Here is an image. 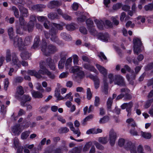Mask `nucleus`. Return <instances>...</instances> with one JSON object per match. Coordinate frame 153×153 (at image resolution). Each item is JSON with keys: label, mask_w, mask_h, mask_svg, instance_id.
Segmentation results:
<instances>
[{"label": "nucleus", "mask_w": 153, "mask_h": 153, "mask_svg": "<svg viewBox=\"0 0 153 153\" xmlns=\"http://www.w3.org/2000/svg\"><path fill=\"white\" fill-rule=\"evenodd\" d=\"M31 93L32 97L35 98H41L43 97L42 93L38 91L32 90Z\"/></svg>", "instance_id": "obj_17"}, {"label": "nucleus", "mask_w": 153, "mask_h": 153, "mask_svg": "<svg viewBox=\"0 0 153 153\" xmlns=\"http://www.w3.org/2000/svg\"><path fill=\"white\" fill-rule=\"evenodd\" d=\"M20 13V17H27L29 15L28 10L22 6H19L18 7Z\"/></svg>", "instance_id": "obj_9"}, {"label": "nucleus", "mask_w": 153, "mask_h": 153, "mask_svg": "<svg viewBox=\"0 0 153 153\" xmlns=\"http://www.w3.org/2000/svg\"><path fill=\"white\" fill-rule=\"evenodd\" d=\"M8 33L10 38L13 39L14 34L13 28L12 27H9L8 30Z\"/></svg>", "instance_id": "obj_38"}, {"label": "nucleus", "mask_w": 153, "mask_h": 153, "mask_svg": "<svg viewBox=\"0 0 153 153\" xmlns=\"http://www.w3.org/2000/svg\"><path fill=\"white\" fill-rule=\"evenodd\" d=\"M61 3L60 2L57 1H53L50 2L48 5L49 8H53L56 6H59L61 5Z\"/></svg>", "instance_id": "obj_19"}, {"label": "nucleus", "mask_w": 153, "mask_h": 153, "mask_svg": "<svg viewBox=\"0 0 153 153\" xmlns=\"http://www.w3.org/2000/svg\"><path fill=\"white\" fill-rule=\"evenodd\" d=\"M94 84L95 88L96 89L98 88L100 85V81L99 79L98 78L96 79L94 81Z\"/></svg>", "instance_id": "obj_61"}, {"label": "nucleus", "mask_w": 153, "mask_h": 153, "mask_svg": "<svg viewBox=\"0 0 153 153\" xmlns=\"http://www.w3.org/2000/svg\"><path fill=\"white\" fill-rule=\"evenodd\" d=\"M30 56V53L27 51L22 52L21 54V57L23 59L26 60L29 59Z\"/></svg>", "instance_id": "obj_26"}, {"label": "nucleus", "mask_w": 153, "mask_h": 153, "mask_svg": "<svg viewBox=\"0 0 153 153\" xmlns=\"http://www.w3.org/2000/svg\"><path fill=\"white\" fill-rule=\"evenodd\" d=\"M60 90L59 88H56L55 91V96L57 98L58 100H63V97L60 96Z\"/></svg>", "instance_id": "obj_32"}, {"label": "nucleus", "mask_w": 153, "mask_h": 153, "mask_svg": "<svg viewBox=\"0 0 153 153\" xmlns=\"http://www.w3.org/2000/svg\"><path fill=\"white\" fill-rule=\"evenodd\" d=\"M96 66L100 72L104 76V78H106V76L108 73V71L104 67L100 65L97 64Z\"/></svg>", "instance_id": "obj_10"}, {"label": "nucleus", "mask_w": 153, "mask_h": 153, "mask_svg": "<svg viewBox=\"0 0 153 153\" xmlns=\"http://www.w3.org/2000/svg\"><path fill=\"white\" fill-rule=\"evenodd\" d=\"M92 145L91 143L89 142L86 143L83 149V151L84 152L88 151Z\"/></svg>", "instance_id": "obj_46"}, {"label": "nucleus", "mask_w": 153, "mask_h": 153, "mask_svg": "<svg viewBox=\"0 0 153 153\" xmlns=\"http://www.w3.org/2000/svg\"><path fill=\"white\" fill-rule=\"evenodd\" d=\"M153 102V99H150L148 100L146 102L145 105V107L146 108H148L151 105V103Z\"/></svg>", "instance_id": "obj_60"}, {"label": "nucleus", "mask_w": 153, "mask_h": 153, "mask_svg": "<svg viewBox=\"0 0 153 153\" xmlns=\"http://www.w3.org/2000/svg\"><path fill=\"white\" fill-rule=\"evenodd\" d=\"M152 69H153V62L149 64L145 67V69L146 71Z\"/></svg>", "instance_id": "obj_57"}, {"label": "nucleus", "mask_w": 153, "mask_h": 153, "mask_svg": "<svg viewBox=\"0 0 153 153\" xmlns=\"http://www.w3.org/2000/svg\"><path fill=\"white\" fill-rule=\"evenodd\" d=\"M65 60V58H62L59 61L58 65V67L59 69H62L64 68Z\"/></svg>", "instance_id": "obj_37"}, {"label": "nucleus", "mask_w": 153, "mask_h": 153, "mask_svg": "<svg viewBox=\"0 0 153 153\" xmlns=\"http://www.w3.org/2000/svg\"><path fill=\"white\" fill-rule=\"evenodd\" d=\"M72 93L70 92L69 93L67 94L66 95L63 97V99H65L66 100L69 99L70 101H72L73 100V97L71 96Z\"/></svg>", "instance_id": "obj_54"}, {"label": "nucleus", "mask_w": 153, "mask_h": 153, "mask_svg": "<svg viewBox=\"0 0 153 153\" xmlns=\"http://www.w3.org/2000/svg\"><path fill=\"white\" fill-rule=\"evenodd\" d=\"M46 63L49 68L52 70H55L56 66L54 61L50 58H48L46 59Z\"/></svg>", "instance_id": "obj_12"}, {"label": "nucleus", "mask_w": 153, "mask_h": 153, "mask_svg": "<svg viewBox=\"0 0 153 153\" xmlns=\"http://www.w3.org/2000/svg\"><path fill=\"white\" fill-rule=\"evenodd\" d=\"M48 17L51 19L58 18V16L56 13H51L48 15Z\"/></svg>", "instance_id": "obj_41"}, {"label": "nucleus", "mask_w": 153, "mask_h": 153, "mask_svg": "<svg viewBox=\"0 0 153 153\" xmlns=\"http://www.w3.org/2000/svg\"><path fill=\"white\" fill-rule=\"evenodd\" d=\"M94 22L97 25L98 28L100 30H102L104 25V22L102 20H99L97 19H95L94 20Z\"/></svg>", "instance_id": "obj_24"}, {"label": "nucleus", "mask_w": 153, "mask_h": 153, "mask_svg": "<svg viewBox=\"0 0 153 153\" xmlns=\"http://www.w3.org/2000/svg\"><path fill=\"white\" fill-rule=\"evenodd\" d=\"M69 131V129L66 127H62L59 130V133H65Z\"/></svg>", "instance_id": "obj_64"}, {"label": "nucleus", "mask_w": 153, "mask_h": 153, "mask_svg": "<svg viewBox=\"0 0 153 153\" xmlns=\"http://www.w3.org/2000/svg\"><path fill=\"white\" fill-rule=\"evenodd\" d=\"M83 67L85 69L90 70L91 71H93L96 73H98V71L94 67L90 65L85 63L83 65Z\"/></svg>", "instance_id": "obj_21"}, {"label": "nucleus", "mask_w": 153, "mask_h": 153, "mask_svg": "<svg viewBox=\"0 0 153 153\" xmlns=\"http://www.w3.org/2000/svg\"><path fill=\"white\" fill-rule=\"evenodd\" d=\"M45 7L46 6L43 4H36L33 6L32 8L37 11H42V9Z\"/></svg>", "instance_id": "obj_23"}, {"label": "nucleus", "mask_w": 153, "mask_h": 153, "mask_svg": "<svg viewBox=\"0 0 153 153\" xmlns=\"http://www.w3.org/2000/svg\"><path fill=\"white\" fill-rule=\"evenodd\" d=\"M51 25H52L54 27H56L57 30H61L63 29L62 26L59 24L52 23Z\"/></svg>", "instance_id": "obj_50"}, {"label": "nucleus", "mask_w": 153, "mask_h": 153, "mask_svg": "<svg viewBox=\"0 0 153 153\" xmlns=\"http://www.w3.org/2000/svg\"><path fill=\"white\" fill-rule=\"evenodd\" d=\"M48 70L47 68H43L42 69H40L38 71V73L40 75L42 74V75H46Z\"/></svg>", "instance_id": "obj_45"}, {"label": "nucleus", "mask_w": 153, "mask_h": 153, "mask_svg": "<svg viewBox=\"0 0 153 153\" xmlns=\"http://www.w3.org/2000/svg\"><path fill=\"white\" fill-rule=\"evenodd\" d=\"M23 80V78L22 77L20 76H17L14 78L13 83L15 84L21 83L22 82Z\"/></svg>", "instance_id": "obj_29"}, {"label": "nucleus", "mask_w": 153, "mask_h": 153, "mask_svg": "<svg viewBox=\"0 0 153 153\" xmlns=\"http://www.w3.org/2000/svg\"><path fill=\"white\" fill-rule=\"evenodd\" d=\"M124 148L127 150H129L131 153H137V151L135 144L130 141L127 140L124 145Z\"/></svg>", "instance_id": "obj_4"}, {"label": "nucleus", "mask_w": 153, "mask_h": 153, "mask_svg": "<svg viewBox=\"0 0 153 153\" xmlns=\"http://www.w3.org/2000/svg\"><path fill=\"white\" fill-rule=\"evenodd\" d=\"M51 36V40L53 42L58 43L59 40L56 35H54Z\"/></svg>", "instance_id": "obj_55"}, {"label": "nucleus", "mask_w": 153, "mask_h": 153, "mask_svg": "<svg viewBox=\"0 0 153 153\" xmlns=\"http://www.w3.org/2000/svg\"><path fill=\"white\" fill-rule=\"evenodd\" d=\"M103 86L102 88V91L105 94H108V83L107 82V80L106 78L103 79Z\"/></svg>", "instance_id": "obj_16"}, {"label": "nucleus", "mask_w": 153, "mask_h": 153, "mask_svg": "<svg viewBox=\"0 0 153 153\" xmlns=\"http://www.w3.org/2000/svg\"><path fill=\"white\" fill-rule=\"evenodd\" d=\"M108 78L109 79V83L110 84H111L113 82H114L115 76H114L113 74H109L108 76Z\"/></svg>", "instance_id": "obj_44"}, {"label": "nucleus", "mask_w": 153, "mask_h": 153, "mask_svg": "<svg viewBox=\"0 0 153 153\" xmlns=\"http://www.w3.org/2000/svg\"><path fill=\"white\" fill-rule=\"evenodd\" d=\"M98 39L102 41L107 42L110 38L109 34L107 33H100L98 35Z\"/></svg>", "instance_id": "obj_11"}, {"label": "nucleus", "mask_w": 153, "mask_h": 153, "mask_svg": "<svg viewBox=\"0 0 153 153\" xmlns=\"http://www.w3.org/2000/svg\"><path fill=\"white\" fill-rule=\"evenodd\" d=\"M42 42L41 49L44 55L48 56L51 54L54 53L57 51L58 49L55 45L51 44L47 45L45 39H43Z\"/></svg>", "instance_id": "obj_1"}, {"label": "nucleus", "mask_w": 153, "mask_h": 153, "mask_svg": "<svg viewBox=\"0 0 153 153\" xmlns=\"http://www.w3.org/2000/svg\"><path fill=\"white\" fill-rule=\"evenodd\" d=\"M30 132L29 131H27L23 132L21 134V137L22 139H26L30 134Z\"/></svg>", "instance_id": "obj_34"}, {"label": "nucleus", "mask_w": 153, "mask_h": 153, "mask_svg": "<svg viewBox=\"0 0 153 153\" xmlns=\"http://www.w3.org/2000/svg\"><path fill=\"white\" fill-rule=\"evenodd\" d=\"M6 60L7 62L11 61V64L13 66L16 65L18 68H20L21 66V62L19 60L15 53H12L11 59V52L9 49L6 51Z\"/></svg>", "instance_id": "obj_2"}, {"label": "nucleus", "mask_w": 153, "mask_h": 153, "mask_svg": "<svg viewBox=\"0 0 153 153\" xmlns=\"http://www.w3.org/2000/svg\"><path fill=\"white\" fill-rule=\"evenodd\" d=\"M86 94L87 99L88 100H90L91 99L92 96V94L90 88H87Z\"/></svg>", "instance_id": "obj_48"}, {"label": "nucleus", "mask_w": 153, "mask_h": 153, "mask_svg": "<svg viewBox=\"0 0 153 153\" xmlns=\"http://www.w3.org/2000/svg\"><path fill=\"white\" fill-rule=\"evenodd\" d=\"M114 84L120 86H126V84L123 77L119 75L115 76Z\"/></svg>", "instance_id": "obj_6"}, {"label": "nucleus", "mask_w": 153, "mask_h": 153, "mask_svg": "<svg viewBox=\"0 0 153 153\" xmlns=\"http://www.w3.org/2000/svg\"><path fill=\"white\" fill-rule=\"evenodd\" d=\"M144 8L146 11L152 10L153 9V1L152 3L145 6Z\"/></svg>", "instance_id": "obj_51"}, {"label": "nucleus", "mask_w": 153, "mask_h": 153, "mask_svg": "<svg viewBox=\"0 0 153 153\" xmlns=\"http://www.w3.org/2000/svg\"><path fill=\"white\" fill-rule=\"evenodd\" d=\"M117 137L116 133L113 130H111L109 134V140L111 146H113L114 144Z\"/></svg>", "instance_id": "obj_8"}, {"label": "nucleus", "mask_w": 153, "mask_h": 153, "mask_svg": "<svg viewBox=\"0 0 153 153\" xmlns=\"http://www.w3.org/2000/svg\"><path fill=\"white\" fill-rule=\"evenodd\" d=\"M94 117V115L92 114H90L86 117L83 120V122L82 124L83 125H85V123L87 121H89L90 120L93 119Z\"/></svg>", "instance_id": "obj_47"}, {"label": "nucleus", "mask_w": 153, "mask_h": 153, "mask_svg": "<svg viewBox=\"0 0 153 153\" xmlns=\"http://www.w3.org/2000/svg\"><path fill=\"white\" fill-rule=\"evenodd\" d=\"M82 149L80 147H75L69 151L68 153H80Z\"/></svg>", "instance_id": "obj_33"}, {"label": "nucleus", "mask_w": 153, "mask_h": 153, "mask_svg": "<svg viewBox=\"0 0 153 153\" xmlns=\"http://www.w3.org/2000/svg\"><path fill=\"white\" fill-rule=\"evenodd\" d=\"M12 131L15 135H19L22 131V130L21 129L20 125H15L12 128Z\"/></svg>", "instance_id": "obj_13"}, {"label": "nucleus", "mask_w": 153, "mask_h": 153, "mask_svg": "<svg viewBox=\"0 0 153 153\" xmlns=\"http://www.w3.org/2000/svg\"><path fill=\"white\" fill-rule=\"evenodd\" d=\"M134 44V53L138 54L141 51V47L142 43L140 40L137 38H134L133 40Z\"/></svg>", "instance_id": "obj_3"}, {"label": "nucleus", "mask_w": 153, "mask_h": 153, "mask_svg": "<svg viewBox=\"0 0 153 153\" xmlns=\"http://www.w3.org/2000/svg\"><path fill=\"white\" fill-rule=\"evenodd\" d=\"M60 36L61 37L65 40L68 41L71 40V37L69 35L64 32L60 34Z\"/></svg>", "instance_id": "obj_28"}, {"label": "nucleus", "mask_w": 153, "mask_h": 153, "mask_svg": "<svg viewBox=\"0 0 153 153\" xmlns=\"http://www.w3.org/2000/svg\"><path fill=\"white\" fill-rule=\"evenodd\" d=\"M112 103L113 99L111 97H109L108 98L107 102V107L108 109H111Z\"/></svg>", "instance_id": "obj_39"}, {"label": "nucleus", "mask_w": 153, "mask_h": 153, "mask_svg": "<svg viewBox=\"0 0 153 153\" xmlns=\"http://www.w3.org/2000/svg\"><path fill=\"white\" fill-rule=\"evenodd\" d=\"M73 62L74 64L75 65H78L79 58L78 56L76 54L73 55Z\"/></svg>", "instance_id": "obj_56"}, {"label": "nucleus", "mask_w": 153, "mask_h": 153, "mask_svg": "<svg viewBox=\"0 0 153 153\" xmlns=\"http://www.w3.org/2000/svg\"><path fill=\"white\" fill-rule=\"evenodd\" d=\"M109 120V117L107 116H105L100 119L99 121V123L100 124H103L108 122Z\"/></svg>", "instance_id": "obj_35"}, {"label": "nucleus", "mask_w": 153, "mask_h": 153, "mask_svg": "<svg viewBox=\"0 0 153 153\" xmlns=\"http://www.w3.org/2000/svg\"><path fill=\"white\" fill-rule=\"evenodd\" d=\"M94 144L96 146V148L102 150L104 148V147L102 145L97 142H95Z\"/></svg>", "instance_id": "obj_62"}, {"label": "nucleus", "mask_w": 153, "mask_h": 153, "mask_svg": "<svg viewBox=\"0 0 153 153\" xmlns=\"http://www.w3.org/2000/svg\"><path fill=\"white\" fill-rule=\"evenodd\" d=\"M52 23H51L47 20L45 21L44 23V26L47 29H49L53 25H51Z\"/></svg>", "instance_id": "obj_43"}, {"label": "nucleus", "mask_w": 153, "mask_h": 153, "mask_svg": "<svg viewBox=\"0 0 153 153\" xmlns=\"http://www.w3.org/2000/svg\"><path fill=\"white\" fill-rule=\"evenodd\" d=\"M32 39V37L29 36L25 38L24 42H23L24 50H25L26 48L25 46L29 45L30 44Z\"/></svg>", "instance_id": "obj_22"}, {"label": "nucleus", "mask_w": 153, "mask_h": 153, "mask_svg": "<svg viewBox=\"0 0 153 153\" xmlns=\"http://www.w3.org/2000/svg\"><path fill=\"white\" fill-rule=\"evenodd\" d=\"M16 33L20 35H22L23 34V30L25 31H26L27 29L26 27H22L19 26L18 25H16Z\"/></svg>", "instance_id": "obj_18"}, {"label": "nucleus", "mask_w": 153, "mask_h": 153, "mask_svg": "<svg viewBox=\"0 0 153 153\" xmlns=\"http://www.w3.org/2000/svg\"><path fill=\"white\" fill-rule=\"evenodd\" d=\"M67 125L70 127L71 130L73 131L74 134H77V137H78L80 136V132L79 131V129L77 128L76 130H75L73 126V124L72 123H67Z\"/></svg>", "instance_id": "obj_14"}, {"label": "nucleus", "mask_w": 153, "mask_h": 153, "mask_svg": "<svg viewBox=\"0 0 153 153\" xmlns=\"http://www.w3.org/2000/svg\"><path fill=\"white\" fill-rule=\"evenodd\" d=\"M46 75L49 78L51 79H54L55 77V75L51 73L50 71H49V70L48 71Z\"/></svg>", "instance_id": "obj_63"}, {"label": "nucleus", "mask_w": 153, "mask_h": 153, "mask_svg": "<svg viewBox=\"0 0 153 153\" xmlns=\"http://www.w3.org/2000/svg\"><path fill=\"white\" fill-rule=\"evenodd\" d=\"M49 29V32L51 35H56L58 32V30L55 29L53 25Z\"/></svg>", "instance_id": "obj_36"}, {"label": "nucleus", "mask_w": 153, "mask_h": 153, "mask_svg": "<svg viewBox=\"0 0 153 153\" xmlns=\"http://www.w3.org/2000/svg\"><path fill=\"white\" fill-rule=\"evenodd\" d=\"M132 98V96L131 95L127 93H125L124 94V100L126 101L127 100H131Z\"/></svg>", "instance_id": "obj_59"}, {"label": "nucleus", "mask_w": 153, "mask_h": 153, "mask_svg": "<svg viewBox=\"0 0 153 153\" xmlns=\"http://www.w3.org/2000/svg\"><path fill=\"white\" fill-rule=\"evenodd\" d=\"M86 23L88 27V28L94 26L93 21L90 19H87L86 21Z\"/></svg>", "instance_id": "obj_49"}, {"label": "nucleus", "mask_w": 153, "mask_h": 153, "mask_svg": "<svg viewBox=\"0 0 153 153\" xmlns=\"http://www.w3.org/2000/svg\"><path fill=\"white\" fill-rule=\"evenodd\" d=\"M19 23H18L17 22L16 23V25H18L20 26L24 27V26L26 24V22H25L24 18L19 17Z\"/></svg>", "instance_id": "obj_31"}, {"label": "nucleus", "mask_w": 153, "mask_h": 153, "mask_svg": "<svg viewBox=\"0 0 153 153\" xmlns=\"http://www.w3.org/2000/svg\"><path fill=\"white\" fill-rule=\"evenodd\" d=\"M24 93V91L22 87L21 86H19L17 89V91L15 94V97L17 98L19 97L18 94L22 95Z\"/></svg>", "instance_id": "obj_25"}, {"label": "nucleus", "mask_w": 153, "mask_h": 153, "mask_svg": "<svg viewBox=\"0 0 153 153\" xmlns=\"http://www.w3.org/2000/svg\"><path fill=\"white\" fill-rule=\"evenodd\" d=\"M34 24L33 23H30L28 22L27 24V30L29 32L32 31Z\"/></svg>", "instance_id": "obj_40"}, {"label": "nucleus", "mask_w": 153, "mask_h": 153, "mask_svg": "<svg viewBox=\"0 0 153 153\" xmlns=\"http://www.w3.org/2000/svg\"><path fill=\"white\" fill-rule=\"evenodd\" d=\"M126 142V141H125V140L124 139H120L118 142V145L120 147H122L123 146H124Z\"/></svg>", "instance_id": "obj_58"}, {"label": "nucleus", "mask_w": 153, "mask_h": 153, "mask_svg": "<svg viewBox=\"0 0 153 153\" xmlns=\"http://www.w3.org/2000/svg\"><path fill=\"white\" fill-rule=\"evenodd\" d=\"M133 103L132 102L128 103H124L121 105V108L122 109L126 108V111L128 112L127 116H130L131 115V108L132 107Z\"/></svg>", "instance_id": "obj_7"}, {"label": "nucleus", "mask_w": 153, "mask_h": 153, "mask_svg": "<svg viewBox=\"0 0 153 153\" xmlns=\"http://www.w3.org/2000/svg\"><path fill=\"white\" fill-rule=\"evenodd\" d=\"M27 73L28 75L31 76H34L37 78L40 79L42 77L41 75H40L35 70H28L27 71Z\"/></svg>", "instance_id": "obj_15"}, {"label": "nucleus", "mask_w": 153, "mask_h": 153, "mask_svg": "<svg viewBox=\"0 0 153 153\" xmlns=\"http://www.w3.org/2000/svg\"><path fill=\"white\" fill-rule=\"evenodd\" d=\"M141 135L143 137L147 139H150L152 137V135L150 133L142 131L141 132Z\"/></svg>", "instance_id": "obj_30"}, {"label": "nucleus", "mask_w": 153, "mask_h": 153, "mask_svg": "<svg viewBox=\"0 0 153 153\" xmlns=\"http://www.w3.org/2000/svg\"><path fill=\"white\" fill-rule=\"evenodd\" d=\"M31 98L28 95H24L22 98V101L21 102V105L23 106H25V103L28 101H30Z\"/></svg>", "instance_id": "obj_20"}, {"label": "nucleus", "mask_w": 153, "mask_h": 153, "mask_svg": "<svg viewBox=\"0 0 153 153\" xmlns=\"http://www.w3.org/2000/svg\"><path fill=\"white\" fill-rule=\"evenodd\" d=\"M14 147L17 148L19 146V143L18 139L17 137H15L13 140Z\"/></svg>", "instance_id": "obj_52"}, {"label": "nucleus", "mask_w": 153, "mask_h": 153, "mask_svg": "<svg viewBox=\"0 0 153 153\" xmlns=\"http://www.w3.org/2000/svg\"><path fill=\"white\" fill-rule=\"evenodd\" d=\"M98 141L102 144H105L108 142L107 137H100L99 138Z\"/></svg>", "instance_id": "obj_42"}, {"label": "nucleus", "mask_w": 153, "mask_h": 153, "mask_svg": "<svg viewBox=\"0 0 153 153\" xmlns=\"http://www.w3.org/2000/svg\"><path fill=\"white\" fill-rule=\"evenodd\" d=\"M13 45L16 48H18L20 51H24L23 41L22 39L17 36L13 38Z\"/></svg>", "instance_id": "obj_5"}, {"label": "nucleus", "mask_w": 153, "mask_h": 153, "mask_svg": "<svg viewBox=\"0 0 153 153\" xmlns=\"http://www.w3.org/2000/svg\"><path fill=\"white\" fill-rule=\"evenodd\" d=\"M88 29L90 33L92 35H94L97 34V31L94 28V26L89 27Z\"/></svg>", "instance_id": "obj_53"}, {"label": "nucleus", "mask_w": 153, "mask_h": 153, "mask_svg": "<svg viewBox=\"0 0 153 153\" xmlns=\"http://www.w3.org/2000/svg\"><path fill=\"white\" fill-rule=\"evenodd\" d=\"M11 9L13 12L14 16L15 17L17 18H19L20 15L19 12L17 8L15 6H13L12 7Z\"/></svg>", "instance_id": "obj_27"}]
</instances>
